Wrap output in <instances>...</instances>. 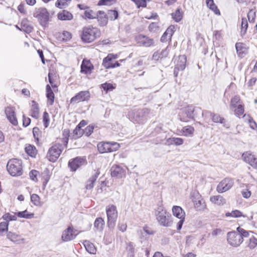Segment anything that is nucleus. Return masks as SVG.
I'll return each mask as SVG.
<instances>
[{
	"label": "nucleus",
	"mask_w": 257,
	"mask_h": 257,
	"mask_svg": "<svg viewBox=\"0 0 257 257\" xmlns=\"http://www.w3.org/2000/svg\"><path fill=\"white\" fill-rule=\"evenodd\" d=\"M172 143L175 145H181L183 143V140L179 138H173L172 139Z\"/></svg>",
	"instance_id": "59"
},
{
	"label": "nucleus",
	"mask_w": 257,
	"mask_h": 257,
	"mask_svg": "<svg viewBox=\"0 0 257 257\" xmlns=\"http://www.w3.org/2000/svg\"><path fill=\"white\" fill-rule=\"evenodd\" d=\"M17 216L20 218H24L26 219H31L34 217V213H30L27 210L23 211H20L16 213Z\"/></svg>",
	"instance_id": "41"
},
{
	"label": "nucleus",
	"mask_w": 257,
	"mask_h": 257,
	"mask_svg": "<svg viewBox=\"0 0 257 257\" xmlns=\"http://www.w3.org/2000/svg\"><path fill=\"white\" fill-rule=\"evenodd\" d=\"M116 58V56L112 54H109L107 57L103 60L102 65L106 69L111 68L112 65V60Z\"/></svg>",
	"instance_id": "26"
},
{
	"label": "nucleus",
	"mask_w": 257,
	"mask_h": 257,
	"mask_svg": "<svg viewBox=\"0 0 257 257\" xmlns=\"http://www.w3.org/2000/svg\"><path fill=\"white\" fill-rule=\"evenodd\" d=\"M7 169L12 176H20L23 174L22 161L17 159L10 160L7 165Z\"/></svg>",
	"instance_id": "3"
},
{
	"label": "nucleus",
	"mask_w": 257,
	"mask_h": 257,
	"mask_svg": "<svg viewBox=\"0 0 257 257\" xmlns=\"http://www.w3.org/2000/svg\"><path fill=\"white\" fill-rule=\"evenodd\" d=\"M113 0H100L98 2V5L99 6H107L111 5Z\"/></svg>",
	"instance_id": "61"
},
{
	"label": "nucleus",
	"mask_w": 257,
	"mask_h": 257,
	"mask_svg": "<svg viewBox=\"0 0 257 257\" xmlns=\"http://www.w3.org/2000/svg\"><path fill=\"white\" fill-rule=\"evenodd\" d=\"M101 86L103 90L106 92L108 91H112L115 88V87H114L111 83L107 82L102 84Z\"/></svg>",
	"instance_id": "54"
},
{
	"label": "nucleus",
	"mask_w": 257,
	"mask_h": 257,
	"mask_svg": "<svg viewBox=\"0 0 257 257\" xmlns=\"http://www.w3.org/2000/svg\"><path fill=\"white\" fill-rule=\"evenodd\" d=\"M187 61L186 57L185 55H180L179 57V60L175 66V69L178 70H183L186 67Z\"/></svg>",
	"instance_id": "30"
},
{
	"label": "nucleus",
	"mask_w": 257,
	"mask_h": 257,
	"mask_svg": "<svg viewBox=\"0 0 257 257\" xmlns=\"http://www.w3.org/2000/svg\"><path fill=\"white\" fill-rule=\"evenodd\" d=\"M75 139L80 138L84 134V130L79 126H76L73 131Z\"/></svg>",
	"instance_id": "53"
},
{
	"label": "nucleus",
	"mask_w": 257,
	"mask_h": 257,
	"mask_svg": "<svg viewBox=\"0 0 257 257\" xmlns=\"http://www.w3.org/2000/svg\"><path fill=\"white\" fill-rule=\"evenodd\" d=\"M31 200L32 202L36 206H41L40 197L36 194H33L31 195Z\"/></svg>",
	"instance_id": "45"
},
{
	"label": "nucleus",
	"mask_w": 257,
	"mask_h": 257,
	"mask_svg": "<svg viewBox=\"0 0 257 257\" xmlns=\"http://www.w3.org/2000/svg\"><path fill=\"white\" fill-rule=\"evenodd\" d=\"M100 36V31L98 28L92 26H88L83 28L81 34V39L82 41L90 43L93 42Z\"/></svg>",
	"instance_id": "2"
},
{
	"label": "nucleus",
	"mask_w": 257,
	"mask_h": 257,
	"mask_svg": "<svg viewBox=\"0 0 257 257\" xmlns=\"http://www.w3.org/2000/svg\"><path fill=\"white\" fill-rule=\"evenodd\" d=\"M87 164V160L84 157H77L69 161L68 166L72 171H76L79 167Z\"/></svg>",
	"instance_id": "11"
},
{
	"label": "nucleus",
	"mask_w": 257,
	"mask_h": 257,
	"mask_svg": "<svg viewBox=\"0 0 257 257\" xmlns=\"http://www.w3.org/2000/svg\"><path fill=\"white\" fill-rule=\"evenodd\" d=\"M31 122V119L23 115V124L25 127L28 126Z\"/></svg>",
	"instance_id": "62"
},
{
	"label": "nucleus",
	"mask_w": 257,
	"mask_h": 257,
	"mask_svg": "<svg viewBox=\"0 0 257 257\" xmlns=\"http://www.w3.org/2000/svg\"><path fill=\"white\" fill-rule=\"evenodd\" d=\"M90 97V93L89 91H82L78 93L73 97L71 100V103H77L80 101L88 100Z\"/></svg>",
	"instance_id": "15"
},
{
	"label": "nucleus",
	"mask_w": 257,
	"mask_h": 257,
	"mask_svg": "<svg viewBox=\"0 0 257 257\" xmlns=\"http://www.w3.org/2000/svg\"><path fill=\"white\" fill-rule=\"evenodd\" d=\"M25 152L29 156L35 157L37 154V150L34 146L29 145L25 148Z\"/></svg>",
	"instance_id": "38"
},
{
	"label": "nucleus",
	"mask_w": 257,
	"mask_h": 257,
	"mask_svg": "<svg viewBox=\"0 0 257 257\" xmlns=\"http://www.w3.org/2000/svg\"><path fill=\"white\" fill-rule=\"evenodd\" d=\"M119 148V145L115 142L100 143L97 145L98 150L100 153L113 152Z\"/></svg>",
	"instance_id": "9"
},
{
	"label": "nucleus",
	"mask_w": 257,
	"mask_h": 257,
	"mask_svg": "<svg viewBox=\"0 0 257 257\" xmlns=\"http://www.w3.org/2000/svg\"><path fill=\"white\" fill-rule=\"evenodd\" d=\"M58 20L61 21H70L73 19V15L67 10H62L57 14Z\"/></svg>",
	"instance_id": "24"
},
{
	"label": "nucleus",
	"mask_w": 257,
	"mask_h": 257,
	"mask_svg": "<svg viewBox=\"0 0 257 257\" xmlns=\"http://www.w3.org/2000/svg\"><path fill=\"white\" fill-rule=\"evenodd\" d=\"M175 30L176 29L174 26L171 25L169 26L161 37V41L166 42L171 40V37L175 31Z\"/></svg>",
	"instance_id": "19"
},
{
	"label": "nucleus",
	"mask_w": 257,
	"mask_h": 257,
	"mask_svg": "<svg viewBox=\"0 0 257 257\" xmlns=\"http://www.w3.org/2000/svg\"><path fill=\"white\" fill-rule=\"evenodd\" d=\"M7 236L8 239L18 244L23 243L24 241V239L22 238L20 235L11 231L7 233Z\"/></svg>",
	"instance_id": "25"
},
{
	"label": "nucleus",
	"mask_w": 257,
	"mask_h": 257,
	"mask_svg": "<svg viewBox=\"0 0 257 257\" xmlns=\"http://www.w3.org/2000/svg\"><path fill=\"white\" fill-rule=\"evenodd\" d=\"M81 72L85 74L90 73L91 70L93 69V66L90 63L87 62L85 64L84 62L83 61L81 66Z\"/></svg>",
	"instance_id": "36"
},
{
	"label": "nucleus",
	"mask_w": 257,
	"mask_h": 257,
	"mask_svg": "<svg viewBox=\"0 0 257 257\" xmlns=\"http://www.w3.org/2000/svg\"><path fill=\"white\" fill-rule=\"evenodd\" d=\"M34 17L38 19L43 27H46L49 21V13L44 8H36L33 13Z\"/></svg>",
	"instance_id": "4"
},
{
	"label": "nucleus",
	"mask_w": 257,
	"mask_h": 257,
	"mask_svg": "<svg viewBox=\"0 0 257 257\" xmlns=\"http://www.w3.org/2000/svg\"><path fill=\"white\" fill-rule=\"evenodd\" d=\"M9 223L4 220H2V217L0 218V235H2L4 232L8 231Z\"/></svg>",
	"instance_id": "44"
},
{
	"label": "nucleus",
	"mask_w": 257,
	"mask_h": 257,
	"mask_svg": "<svg viewBox=\"0 0 257 257\" xmlns=\"http://www.w3.org/2000/svg\"><path fill=\"white\" fill-rule=\"evenodd\" d=\"M148 113L149 110L147 108L134 109L129 112L128 115L130 119L138 123H140L144 120Z\"/></svg>",
	"instance_id": "8"
},
{
	"label": "nucleus",
	"mask_w": 257,
	"mask_h": 257,
	"mask_svg": "<svg viewBox=\"0 0 257 257\" xmlns=\"http://www.w3.org/2000/svg\"><path fill=\"white\" fill-rule=\"evenodd\" d=\"M172 18L177 22H179L182 19V14L179 9L176 10L175 13L172 14Z\"/></svg>",
	"instance_id": "48"
},
{
	"label": "nucleus",
	"mask_w": 257,
	"mask_h": 257,
	"mask_svg": "<svg viewBox=\"0 0 257 257\" xmlns=\"http://www.w3.org/2000/svg\"><path fill=\"white\" fill-rule=\"evenodd\" d=\"M17 219L16 213L14 214H11L9 213L4 214L2 217V220H5L8 223L10 221H16Z\"/></svg>",
	"instance_id": "40"
},
{
	"label": "nucleus",
	"mask_w": 257,
	"mask_h": 257,
	"mask_svg": "<svg viewBox=\"0 0 257 257\" xmlns=\"http://www.w3.org/2000/svg\"><path fill=\"white\" fill-rule=\"evenodd\" d=\"M104 225V221L102 218H97L95 220L94 225L95 228H96L98 230H102Z\"/></svg>",
	"instance_id": "43"
},
{
	"label": "nucleus",
	"mask_w": 257,
	"mask_h": 257,
	"mask_svg": "<svg viewBox=\"0 0 257 257\" xmlns=\"http://www.w3.org/2000/svg\"><path fill=\"white\" fill-rule=\"evenodd\" d=\"M243 160L249 164L253 168L257 169V158L249 152H246L242 154Z\"/></svg>",
	"instance_id": "16"
},
{
	"label": "nucleus",
	"mask_w": 257,
	"mask_h": 257,
	"mask_svg": "<svg viewBox=\"0 0 257 257\" xmlns=\"http://www.w3.org/2000/svg\"><path fill=\"white\" fill-rule=\"evenodd\" d=\"M46 96L48 98V101L50 105H52L54 102V94L49 85L46 86Z\"/></svg>",
	"instance_id": "34"
},
{
	"label": "nucleus",
	"mask_w": 257,
	"mask_h": 257,
	"mask_svg": "<svg viewBox=\"0 0 257 257\" xmlns=\"http://www.w3.org/2000/svg\"><path fill=\"white\" fill-rule=\"evenodd\" d=\"M96 18L97 19L99 25L101 27L105 26L108 22V17L104 11H98L96 12Z\"/></svg>",
	"instance_id": "20"
},
{
	"label": "nucleus",
	"mask_w": 257,
	"mask_h": 257,
	"mask_svg": "<svg viewBox=\"0 0 257 257\" xmlns=\"http://www.w3.org/2000/svg\"><path fill=\"white\" fill-rule=\"evenodd\" d=\"M38 174V172L37 171L33 170L30 172L29 176L32 180H33L34 181H37V177Z\"/></svg>",
	"instance_id": "58"
},
{
	"label": "nucleus",
	"mask_w": 257,
	"mask_h": 257,
	"mask_svg": "<svg viewBox=\"0 0 257 257\" xmlns=\"http://www.w3.org/2000/svg\"><path fill=\"white\" fill-rule=\"evenodd\" d=\"M73 228L70 226L64 230L61 236L62 240L68 241L73 239L76 237V235H73Z\"/></svg>",
	"instance_id": "21"
},
{
	"label": "nucleus",
	"mask_w": 257,
	"mask_h": 257,
	"mask_svg": "<svg viewBox=\"0 0 257 257\" xmlns=\"http://www.w3.org/2000/svg\"><path fill=\"white\" fill-rule=\"evenodd\" d=\"M137 42L140 45L145 47H150L153 45L154 40L143 35H139L136 37Z\"/></svg>",
	"instance_id": "17"
},
{
	"label": "nucleus",
	"mask_w": 257,
	"mask_h": 257,
	"mask_svg": "<svg viewBox=\"0 0 257 257\" xmlns=\"http://www.w3.org/2000/svg\"><path fill=\"white\" fill-rule=\"evenodd\" d=\"M226 216H231L233 217H240L242 216V214L240 211L238 210H235L232 211L231 212L226 213Z\"/></svg>",
	"instance_id": "52"
},
{
	"label": "nucleus",
	"mask_w": 257,
	"mask_h": 257,
	"mask_svg": "<svg viewBox=\"0 0 257 257\" xmlns=\"http://www.w3.org/2000/svg\"><path fill=\"white\" fill-rule=\"evenodd\" d=\"M43 122L45 128L49 126V122H50L49 115L48 113L46 111H45L43 113Z\"/></svg>",
	"instance_id": "51"
},
{
	"label": "nucleus",
	"mask_w": 257,
	"mask_h": 257,
	"mask_svg": "<svg viewBox=\"0 0 257 257\" xmlns=\"http://www.w3.org/2000/svg\"><path fill=\"white\" fill-rule=\"evenodd\" d=\"M247 27L248 23L246 19L245 18H242L241 25V35L242 36L245 34Z\"/></svg>",
	"instance_id": "46"
},
{
	"label": "nucleus",
	"mask_w": 257,
	"mask_h": 257,
	"mask_svg": "<svg viewBox=\"0 0 257 257\" xmlns=\"http://www.w3.org/2000/svg\"><path fill=\"white\" fill-rule=\"evenodd\" d=\"M247 18L250 23H253L255 18V13L252 10H250L247 14Z\"/></svg>",
	"instance_id": "55"
},
{
	"label": "nucleus",
	"mask_w": 257,
	"mask_h": 257,
	"mask_svg": "<svg viewBox=\"0 0 257 257\" xmlns=\"http://www.w3.org/2000/svg\"><path fill=\"white\" fill-rule=\"evenodd\" d=\"M93 129H94V127L93 126H91V125L87 126L84 130V134H85L86 136H89L93 132Z\"/></svg>",
	"instance_id": "60"
},
{
	"label": "nucleus",
	"mask_w": 257,
	"mask_h": 257,
	"mask_svg": "<svg viewBox=\"0 0 257 257\" xmlns=\"http://www.w3.org/2000/svg\"><path fill=\"white\" fill-rule=\"evenodd\" d=\"M172 213L174 216L180 219V220L177 224V229L178 230H180L182 228L184 222L185 213L183 209L179 206H174L173 207Z\"/></svg>",
	"instance_id": "10"
},
{
	"label": "nucleus",
	"mask_w": 257,
	"mask_h": 257,
	"mask_svg": "<svg viewBox=\"0 0 257 257\" xmlns=\"http://www.w3.org/2000/svg\"><path fill=\"white\" fill-rule=\"evenodd\" d=\"M210 200L213 203L218 205H222L226 203V200L220 195L211 196Z\"/></svg>",
	"instance_id": "32"
},
{
	"label": "nucleus",
	"mask_w": 257,
	"mask_h": 257,
	"mask_svg": "<svg viewBox=\"0 0 257 257\" xmlns=\"http://www.w3.org/2000/svg\"><path fill=\"white\" fill-rule=\"evenodd\" d=\"M63 39L65 41L69 40L71 38V34L67 31H64L63 33Z\"/></svg>",
	"instance_id": "63"
},
{
	"label": "nucleus",
	"mask_w": 257,
	"mask_h": 257,
	"mask_svg": "<svg viewBox=\"0 0 257 257\" xmlns=\"http://www.w3.org/2000/svg\"><path fill=\"white\" fill-rule=\"evenodd\" d=\"M106 212L107 217V224L110 228H113L117 217V211L114 205H110L106 207Z\"/></svg>",
	"instance_id": "6"
},
{
	"label": "nucleus",
	"mask_w": 257,
	"mask_h": 257,
	"mask_svg": "<svg viewBox=\"0 0 257 257\" xmlns=\"http://www.w3.org/2000/svg\"><path fill=\"white\" fill-rule=\"evenodd\" d=\"M235 48L237 54L240 57H243L247 53V49L243 43H236Z\"/></svg>",
	"instance_id": "29"
},
{
	"label": "nucleus",
	"mask_w": 257,
	"mask_h": 257,
	"mask_svg": "<svg viewBox=\"0 0 257 257\" xmlns=\"http://www.w3.org/2000/svg\"><path fill=\"white\" fill-rule=\"evenodd\" d=\"M248 122L249 123L250 127L253 130L257 129V124L256 122L253 120L252 118H250L248 120Z\"/></svg>",
	"instance_id": "64"
},
{
	"label": "nucleus",
	"mask_w": 257,
	"mask_h": 257,
	"mask_svg": "<svg viewBox=\"0 0 257 257\" xmlns=\"http://www.w3.org/2000/svg\"><path fill=\"white\" fill-rule=\"evenodd\" d=\"M96 13L89 8L84 12V18L86 19H94L96 18Z\"/></svg>",
	"instance_id": "42"
},
{
	"label": "nucleus",
	"mask_w": 257,
	"mask_h": 257,
	"mask_svg": "<svg viewBox=\"0 0 257 257\" xmlns=\"http://www.w3.org/2000/svg\"><path fill=\"white\" fill-rule=\"evenodd\" d=\"M63 149L64 146L62 144H57L53 145L49 149L47 158L51 162H55L59 157Z\"/></svg>",
	"instance_id": "7"
},
{
	"label": "nucleus",
	"mask_w": 257,
	"mask_h": 257,
	"mask_svg": "<svg viewBox=\"0 0 257 257\" xmlns=\"http://www.w3.org/2000/svg\"><path fill=\"white\" fill-rule=\"evenodd\" d=\"M100 174V172L98 170L95 171V173L93 174L88 180L86 182V184L85 185V188L87 190H90L93 188L94 186V184L97 178H98L99 175Z\"/></svg>",
	"instance_id": "23"
},
{
	"label": "nucleus",
	"mask_w": 257,
	"mask_h": 257,
	"mask_svg": "<svg viewBox=\"0 0 257 257\" xmlns=\"http://www.w3.org/2000/svg\"><path fill=\"white\" fill-rule=\"evenodd\" d=\"M156 218L159 224L164 226H170V214L166 210L164 209L163 207L160 206L156 211Z\"/></svg>",
	"instance_id": "5"
},
{
	"label": "nucleus",
	"mask_w": 257,
	"mask_h": 257,
	"mask_svg": "<svg viewBox=\"0 0 257 257\" xmlns=\"http://www.w3.org/2000/svg\"><path fill=\"white\" fill-rule=\"evenodd\" d=\"M206 3L207 6L216 15H219L220 14L219 10L218 9L217 7L215 5L213 0H206Z\"/></svg>",
	"instance_id": "35"
},
{
	"label": "nucleus",
	"mask_w": 257,
	"mask_h": 257,
	"mask_svg": "<svg viewBox=\"0 0 257 257\" xmlns=\"http://www.w3.org/2000/svg\"><path fill=\"white\" fill-rule=\"evenodd\" d=\"M240 99L238 96H235L231 100L230 107L232 109L235 108L240 104Z\"/></svg>",
	"instance_id": "47"
},
{
	"label": "nucleus",
	"mask_w": 257,
	"mask_h": 257,
	"mask_svg": "<svg viewBox=\"0 0 257 257\" xmlns=\"http://www.w3.org/2000/svg\"><path fill=\"white\" fill-rule=\"evenodd\" d=\"M133 1L137 5L138 8L141 7H145L147 6L146 0H133Z\"/></svg>",
	"instance_id": "57"
},
{
	"label": "nucleus",
	"mask_w": 257,
	"mask_h": 257,
	"mask_svg": "<svg viewBox=\"0 0 257 257\" xmlns=\"http://www.w3.org/2000/svg\"><path fill=\"white\" fill-rule=\"evenodd\" d=\"M210 114L212 115V119L214 122L222 124L224 127L227 128L229 127V125L226 123V120L223 117H221L217 114H214L212 115L211 113H210Z\"/></svg>",
	"instance_id": "28"
},
{
	"label": "nucleus",
	"mask_w": 257,
	"mask_h": 257,
	"mask_svg": "<svg viewBox=\"0 0 257 257\" xmlns=\"http://www.w3.org/2000/svg\"><path fill=\"white\" fill-rule=\"evenodd\" d=\"M118 14L115 10H110L108 12L107 17L108 19H109L111 21L116 20L118 17Z\"/></svg>",
	"instance_id": "49"
},
{
	"label": "nucleus",
	"mask_w": 257,
	"mask_h": 257,
	"mask_svg": "<svg viewBox=\"0 0 257 257\" xmlns=\"http://www.w3.org/2000/svg\"><path fill=\"white\" fill-rule=\"evenodd\" d=\"M112 177L121 178L125 176V170L119 165H114L111 168Z\"/></svg>",
	"instance_id": "18"
},
{
	"label": "nucleus",
	"mask_w": 257,
	"mask_h": 257,
	"mask_svg": "<svg viewBox=\"0 0 257 257\" xmlns=\"http://www.w3.org/2000/svg\"><path fill=\"white\" fill-rule=\"evenodd\" d=\"M184 112L188 118H193L197 116L198 114H200L203 116L204 113L208 112H204L200 107L193 108L192 106H189L185 109Z\"/></svg>",
	"instance_id": "13"
},
{
	"label": "nucleus",
	"mask_w": 257,
	"mask_h": 257,
	"mask_svg": "<svg viewBox=\"0 0 257 257\" xmlns=\"http://www.w3.org/2000/svg\"><path fill=\"white\" fill-rule=\"evenodd\" d=\"M232 179L226 178L222 180L217 185L216 190L219 193H222L229 190L233 185Z\"/></svg>",
	"instance_id": "12"
},
{
	"label": "nucleus",
	"mask_w": 257,
	"mask_h": 257,
	"mask_svg": "<svg viewBox=\"0 0 257 257\" xmlns=\"http://www.w3.org/2000/svg\"><path fill=\"white\" fill-rule=\"evenodd\" d=\"M234 111L236 115L240 116V115H242L244 113L243 106L241 104H239L238 106H237V107L235 108Z\"/></svg>",
	"instance_id": "50"
},
{
	"label": "nucleus",
	"mask_w": 257,
	"mask_h": 257,
	"mask_svg": "<svg viewBox=\"0 0 257 257\" xmlns=\"http://www.w3.org/2000/svg\"><path fill=\"white\" fill-rule=\"evenodd\" d=\"M247 232L248 233V236L245 237L248 238L246 241L247 246L250 249H252L257 245V238L253 235L252 231H247Z\"/></svg>",
	"instance_id": "22"
},
{
	"label": "nucleus",
	"mask_w": 257,
	"mask_h": 257,
	"mask_svg": "<svg viewBox=\"0 0 257 257\" xmlns=\"http://www.w3.org/2000/svg\"><path fill=\"white\" fill-rule=\"evenodd\" d=\"M241 194L244 198H248L251 195V192L249 190V188L248 186H246V188L243 189L241 191Z\"/></svg>",
	"instance_id": "56"
},
{
	"label": "nucleus",
	"mask_w": 257,
	"mask_h": 257,
	"mask_svg": "<svg viewBox=\"0 0 257 257\" xmlns=\"http://www.w3.org/2000/svg\"><path fill=\"white\" fill-rule=\"evenodd\" d=\"M72 0H57L55 6L59 9H64L68 7Z\"/></svg>",
	"instance_id": "39"
},
{
	"label": "nucleus",
	"mask_w": 257,
	"mask_h": 257,
	"mask_svg": "<svg viewBox=\"0 0 257 257\" xmlns=\"http://www.w3.org/2000/svg\"><path fill=\"white\" fill-rule=\"evenodd\" d=\"M5 112L9 121L13 125H17L18 122L16 115L15 107L11 106L6 107Z\"/></svg>",
	"instance_id": "14"
},
{
	"label": "nucleus",
	"mask_w": 257,
	"mask_h": 257,
	"mask_svg": "<svg viewBox=\"0 0 257 257\" xmlns=\"http://www.w3.org/2000/svg\"><path fill=\"white\" fill-rule=\"evenodd\" d=\"M248 236L247 231L240 227L237 228V231L227 233V240L233 247L239 246L243 241V238Z\"/></svg>",
	"instance_id": "1"
},
{
	"label": "nucleus",
	"mask_w": 257,
	"mask_h": 257,
	"mask_svg": "<svg viewBox=\"0 0 257 257\" xmlns=\"http://www.w3.org/2000/svg\"><path fill=\"white\" fill-rule=\"evenodd\" d=\"M83 244L85 246L86 250L90 253L95 254L96 249L94 244L89 241L85 240L83 241Z\"/></svg>",
	"instance_id": "33"
},
{
	"label": "nucleus",
	"mask_w": 257,
	"mask_h": 257,
	"mask_svg": "<svg viewBox=\"0 0 257 257\" xmlns=\"http://www.w3.org/2000/svg\"><path fill=\"white\" fill-rule=\"evenodd\" d=\"M20 26V30L27 33H31L33 29V27L27 20H23Z\"/></svg>",
	"instance_id": "31"
},
{
	"label": "nucleus",
	"mask_w": 257,
	"mask_h": 257,
	"mask_svg": "<svg viewBox=\"0 0 257 257\" xmlns=\"http://www.w3.org/2000/svg\"><path fill=\"white\" fill-rule=\"evenodd\" d=\"M31 115L32 117L38 118L39 116V108L38 104L34 100L32 101V105L31 107Z\"/></svg>",
	"instance_id": "27"
},
{
	"label": "nucleus",
	"mask_w": 257,
	"mask_h": 257,
	"mask_svg": "<svg viewBox=\"0 0 257 257\" xmlns=\"http://www.w3.org/2000/svg\"><path fill=\"white\" fill-rule=\"evenodd\" d=\"M194 132L193 127L190 125H187L182 128L181 133L183 135L186 137L192 136Z\"/></svg>",
	"instance_id": "37"
}]
</instances>
